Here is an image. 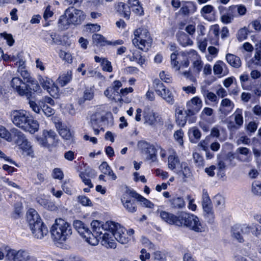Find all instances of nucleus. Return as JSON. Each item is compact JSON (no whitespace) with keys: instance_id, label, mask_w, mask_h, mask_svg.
Instances as JSON below:
<instances>
[{"instance_id":"nucleus-1","label":"nucleus","mask_w":261,"mask_h":261,"mask_svg":"<svg viewBox=\"0 0 261 261\" xmlns=\"http://www.w3.org/2000/svg\"><path fill=\"white\" fill-rule=\"evenodd\" d=\"M92 230L97 236L102 234V231L109 229L113 232L114 238L122 244H127L130 238L125 233L126 229L119 223L113 221H108L105 223L98 220H93L91 223Z\"/></svg>"},{"instance_id":"nucleus-2","label":"nucleus","mask_w":261,"mask_h":261,"mask_svg":"<svg viewBox=\"0 0 261 261\" xmlns=\"http://www.w3.org/2000/svg\"><path fill=\"white\" fill-rule=\"evenodd\" d=\"M11 119L17 127L31 134L37 132L39 125L29 113L23 110H13L11 113Z\"/></svg>"},{"instance_id":"nucleus-3","label":"nucleus","mask_w":261,"mask_h":261,"mask_svg":"<svg viewBox=\"0 0 261 261\" xmlns=\"http://www.w3.org/2000/svg\"><path fill=\"white\" fill-rule=\"evenodd\" d=\"M27 221L33 236L37 239H42L48 234L47 226L42 222L37 212L30 208L27 213Z\"/></svg>"},{"instance_id":"nucleus-4","label":"nucleus","mask_w":261,"mask_h":261,"mask_svg":"<svg viewBox=\"0 0 261 261\" xmlns=\"http://www.w3.org/2000/svg\"><path fill=\"white\" fill-rule=\"evenodd\" d=\"M50 231L54 241L60 244L65 242L71 236L72 232L70 224L61 218L56 220Z\"/></svg>"},{"instance_id":"nucleus-5","label":"nucleus","mask_w":261,"mask_h":261,"mask_svg":"<svg viewBox=\"0 0 261 261\" xmlns=\"http://www.w3.org/2000/svg\"><path fill=\"white\" fill-rule=\"evenodd\" d=\"M134 34L133 44L140 50H148L152 43V39L148 31L145 29L139 28L134 31Z\"/></svg>"},{"instance_id":"nucleus-6","label":"nucleus","mask_w":261,"mask_h":261,"mask_svg":"<svg viewBox=\"0 0 261 261\" xmlns=\"http://www.w3.org/2000/svg\"><path fill=\"white\" fill-rule=\"evenodd\" d=\"M6 257L9 261H37V258L28 250L9 249Z\"/></svg>"},{"instance_id":"nucleus-7","label":"nucleus","mask_w":261,"mask_h":261,"mask_svg":"<svg viewBox=\"0 0 261 261\" xmlns=\"http://www.w3.org/2000/svg\"><path fill=\"white\" fill-rule=\"evenodd\" d=\"M74 228L79 233L86 239L89 244L94 246L98 244V239L94 237V231L92 233L87 226L80 220H74L73 222Z\"/></svg>"},{"instance_id":"nucleus-8","label":"nucleus","mask_w":261,"mask_h":261,"mask_svg":"<svg viewBox=\"0 0 261 261\" xmlns=\"http://www.w3.org/2000/svg\"><path fill=\"white\" fill-rule=\"evenodd\" d=\"M10 86L14 91L20 96H25L30 99L32 92L29 89L28 85L19 77H14L10 82Z\"/></svg>"},{"instance_id":"nucleus-9","label":"nucleus","mask_w":261,"mask_h":261,"mask_svg":"<svg viewBox=\"0 0 261 261\" xmlns=\"http://www.w3.org/2000/svg\"><path fill=\"white\" fill-rule=\"evenodd\" d=\"M143 119L145 124L152 127L162 124V118L160 115L150 109L144 110Z\"/></svg>"},{"instance_id":"nucleus-10","label":"nucleus","mask_w":261,"mask_h":261,"mask_svg":"<svg viewBox=\"0 0 261 261\" xmlns=\"http://www.w3.org/2000/svg\"><path fill=\"white\" fill-rule=\"evenodd\" d=\"M106 117L100 112H95L89 115V124L93 128L94 134L98 135L99 133V128L102 126V123L105 121Z\"/></svg>"},{"instance_id":"nucleus-11","label":"nucleus","mask_w":261,"mask_h":261,"mask_svg":"<svg viewBox=\"0 0 261 261\" xmlns=\"http://www.w3.org/2000/svg\"><path fill=\"white\" fill-rule=\"evenodd\" d=\"M38 81L43 88L46 90L51 96H58L59 88L51 79L46 76L39 75Z\"/></svg>"},{"instance_id":"nucleus-12","label":"nucleus","mask_w":261,"mask_h":261,"mask_svg":"<svg viewBox=\"0 0 261 261\" xmlns=\"http://www.w3.org/2000/svg\"><path fill=\"white\" fill-rule=\"evenodd\" d=\"M65 11L72 24H81L85 18V15L82 11L76 9L73 7L68 8Z\"/></svg>"},{"instance_id":"nucleus-13","label":"nucleus","mask_w":261,"mask_h":261,"mask_svg":"<svg viewBox=\"0 0 261 261\" xmlns=\"http://www.w3.org/2000/svg\"><path fill=\"white\" fill-rule=\"evenodd\" d=\"M187 57L192 62V66L194 71L197 73H199L203 66V63L200 55L196 50L191 49L187 52Z\"/></svg>"},{"instance_id":"nucleus-14","label":"nucleus","mask_w":261,"mask_h":261,"mask_svg":"<svg viewBox=\"0 0 261 261\" xmlns=\"http://www.w3.org/2000/svg\"><path fill=\"white\" fill-rule=\"evenodd\" d=\"M94 237L96 239L99 238L101 239V244L103 246L107 248H115L116 247V243L113 239L114 238L113 232L110 231L109 229L106 231H102V234L100 236H97L94 233Z\"/></svg>"},{"instance_id":"nucleus-15","label":"nucleus","mask_w":261,"mask_h":261,"mask_svg":"<svg viewBox=\"0 0 261 261\" xmlns=\"http://www.w3.org/2000/svg\"><path fill=\"white\" fill-rule=\"evenodd\" d=\"M202 106L201 100L198 97H195L187 102L185 113L187 116H193L199 111Z\"/></svg>"},{"instance_id":"nucleus-16","label":"nucleus","mask_w":261,"mask_h":261,"mask_svg":"<svg viewBox=\"0 0 261 261\" xmlns=\"http://www.w3.org/2000/svg\"><path fill=\"white\" fill-rule=\"evenodd\" d=\"M234 107V103L229 99L225 98L221 100L218 111L222 115L226 116L232 111Z\"/></svg>"},{"instance_id":"nucleus-17","label":"nucleus","mask_w":261,"mask_h":261,"mask_svg":"<svg viewBox=\"0 0 261 261\" xmlns=\"http://www.w3.org/2000/svg\"><path fill=\"white\" fill-rule=\"evenodd\" d=\"M195 215L194 214L181 212L178 216V219L176 221V225L178 226H184L187 228L192 220H193V218Z\"/></svg>"},{"instance_id":"nucleus-18","label":"nucleus","mask_w":261,"mask_h":261,"mask_svg":"<svg viewBox=\"0 0 261 261\" xmlns=\"http://www.w3.org/2000/svg\"><path fill=\"white\" fill-rule=\"evenodd\" d=\"M202 207L203 214L214 211L207 191L204 189L202 190Z\"/></svg>"},{"instance_id":"nucleus-19","label":"nucleus","mask_w":261,"mask_h":261,"mask_svg":"<svg viewBox=\"0 0 261 261\" xmlns=\"http://www.w3.org/2000/svg\"><path fill=\"white\" fill-rule=\"evenodd\" d=\"M174 172L181 177L184 181L191 176V170L186 162H181Z\"/></svg>"},{"instance_id":"nucleus-20","label":"nucleus","mask_w":261,"mask_h":261,"mask_svg":"<svg viewBox=\"0 0 261 261\" xmlns=\"http://www.w3.org/2000/svg\"><path fill=\"white\" fill-rule=\"evenodd\" d=\"M214 73L215 75L220 76H223L227 75L228 72V69L225 63L222 61L216 62L213 67Z\"/></svg>"},{"instance_id":"nucleus-21","label":"nucleus","mask_w":261,"mask_h":261,"mask_svg":"<svg viewBox=\"0 0 261 261\" xmlns=\"http://www.w3.org/2000/svg\"><path fill=\"white\" fill-rule=\"evenodd\" d=\"M189 229L197 232H204L205 230V225L203 224L197 216H195L193 220L190 223Z\"/></svg>"},{"instance_id":"nucleus-22","label":"nucleus","mask_w":261,"mask_h":261,"mask_svg":"<svg viewBox=\"0 0 261 261\" xmlns=\"http://www.w3.org/2000/svg\"><path fill=\"white\" fill-rule=\"evenodd\" d=\"M230 161V159L227 156L218 157L217 169L218 176H220L221 177L224 176V172L227 165Z\"/></svg>"},{"instance_id":"nucleus-23","label":"nucleus","mask_w":261,"mask_h":261,"mask_svg":"<svg viewBox=\"0 0 261 261\" xmlns=\"http://www.w3.org/2000/svg\"><path fill=\"white\" fill-rule=\"evenodd\" d=\"M156 212L160 214V217L163 221L169 224L176 225L178 216L163 211H160L158 210Z\"/></svg>"},{"instance_id":"nucleus-24","label":"nucleus","mask_w":261,"mask_h":261,"mask_svg":"<svg viewBox=\"0 0 261 261\" xmlns=\"http://www.w3.org/2000/svg\"><path fill=\"white\" fill-rule=\"evenodd\" d=\"M236 7L234 5L230 6L228 9L226 15L221 17V21L225 24L231 23L234 17H236Z\"/></svg>"},{"instance_id":"nucleus-25","label":"nucleus","mask_w":261,"mask_h":261,"mask_svg":"<svg viewBox=\"0 0 261 261\" xmlns=\"http://www.w3.org/2000/svg\"><path fill=\"white\" fill-rule=\"evenodd\" d=\"M56 127L58 129L60 135L64 139L70 140L72 135L69 129L61 122L56 123Z\"/></svg>"},{"instance_id":"nucleus-26","label":"nucleus","mask_w":261,"mask_h":261,"mask_svg":"<svg viewBox=\"0 0 261 261\" xmlns=\"http://www.w3.org/2000/svg\"><path fill=\"white\" fill-rule=\"evenodd\" d=\"M94 61L96 63H99L102 69L108 72H111L113 71V67L110 62L107 58H100L98 56L94 57Z\"/></svg>"},{"instance_id":"nucleus-27","label":"nucleus","mask_w":261,"mask_h":261,"mask_svg":"<svg viewBox=\"0 0 261 261\" xmlns=\"http://www.w3.org/2000/svg\"><path fill=\"white\" fill-rule=\"evenodd\" d=\"M116 11L123 17L128 19L129 18L130 11L129 8L122 2H119L115 4Z\"/></svg>"},{"instance_id":"nucleus-28","label":"nucleus","mask_w":261,"mask_h":261,"mask_svg":"<svg viewBox=\"0 0 261 261\" xmlns=\"http://www.w3.org/2000/svg\"><path fill=\"white\" fill-rule=\"evenodd\" d=\"M176 36L179 43L182 46H187L193 44V41L189 38V36L185 32L179 31L177 33Z\"/></svg>"},{"instance_id":"nucleus-29","label":"nucleus","mask_w":261,"mask_h":261,"mask_svg":"<svg viewBox=\"0 0 261 261\" xmlns=\"http://www.w3.org/2000/svg\"><path fill=\"white\" fill-rule=\"evenodd\" d=\"M190 116H187L186 113H184L182 109L180 108H176L175 110L176 122L177 124L181 127L185 125L187 122V118Z\"/></svg>"},{"instance_id":"nucleus-30","label":"nucleus","mask_w":261,"mask_h":261,"mask_svg":"<svg viewBox=\"0 0 261 261\" xmlns=\"http://www.w3.org/2000/svg\"><path fill=\"white\" fill-rule=\"evenodd\" d=\"M227 62L232 67L238 68L241 66L242 62L240 58L232 54H227L226 55Z\"/></svg>"},{"instance_id":"nucleus-31","label":"nucleus","mask_w":261,"mask_h":261,"mask_svg":"<svg viewBox=\"0 0 261 261\" xmlns=\"http://www.w3.org/2000/svg\"><path fill=\"white\" fill-rule=\"evenodd\" d=\"M43 136L49 140V143L51 146H56L58 143V136L56 133L51 130H44L43 131Z\"/></svg>"},{"instance_id":"nucleus-32","label":"nucleus","mask_w":261,"mask_h":261,"mask_svg":"<svg viewBox=\"0 0 261 261\" xmlns=\"http://www.w3.org/2000/svg\"><path fill=\"white\" fill-rule=\"evenodd\" d=\"M11 132L14 141L17 145L28 140L24 134L17 128H13L11 129Z\"/></svg>"},{"instance_id":"nucleus-33","label":"nucleus","mask_w":261,"mask_h":261,"mask_svg":"<svg viewBox=\"0 0 261 261\" xmlns=\"http://www.w3.org/2000/svg\"><path fill=\"white\" fill-rule=\"evenodd\" d=\"M104 94L109 99L120 100L121 98L120 95V92H119V90L115 89L113 87H110L108 88L104 92Z\"/></svg>"},{"instance_id":"nucleus-34","label":"nucleus","mask_w":261,"mask_h":261,"mask_svg":"<svg viewBox=\"0 0 261 261\" xmlns=\"http://www.w3.org/2000/svg\"><path fill=\"white\" fill-rule=\"evenodd\" d=\"M129 9H132L136 15H142L144 13L142 7L140 4L139 0H128Z\"/></svg>"},{"instance_id":"nucleus-35","label":"nucleus","mask_w":261,"mask_h":261,"mask_svg":"<svg viewBox=\"0 0 261 261\" xmlns=\"http://www.w3.org/2000/svg\"><path fill=\"white\" fill-rule=\"evenodd\" d=\"M19 148L23 151V153L27 156L33 158L34 156V151L30 142L27 140L18 145Z\"/></svg>"},{"instance_id":"nucleus-36","label":"nucleus","mask_w":261,"mask_h":261,"mask_svg":"<svg viewBox=\"0 0 261 261\" xmlns=\"http://www.w3.org/2000/svg\"><path fill=\"white\" fill-rule=\"evenodd\" d=\"M121 201L124 207L129 213H134L137 210V206L135 200L126 199L125 196L121 198Z\"/></svg>"},{"instance_id":"nucleus-37","label":"nucleus","mask_w":261,"mask_h":261,"mask_svg":"<svg viewBox=\"0 0 261 261\" xmlns=\"http://www.w3.org/2000/svg\"><path fill=\"white\" fill-rule=\"evenodd\" d=\"M187 56V53H173L170 56L171 64L172 67L176 68L177 70H179L180 66H179V60L180 56Z\"/></svg>"},{"instance_id":"nucleus-38","label":"nucleus","mask_w":261,"mask_h":261,"mask_svg":"<svg viewBox=\"0 0 261 261\" xmlns=\"http://www.w3.org/2000/svg\"><path fill=\"white\" fill-rule=\"evenodd\" d=\"M72 77V71L67 70L60 75L58 80V82L62 87H63L71 81Z\"/></svg>"},{"instance_id":"nucleus-39","label":"nucleus","mask_w":261,"mask_h":261,"mask_svg":"<svg viewBox=\"0 0 261 261\" xmlns=\"http://www.w3.org/2000/svg\"><path fill=\"white\" fill-rule=\"evenodd\" d=\"M241 233L240 224H236L232 226L231 229V237L239 242L242 243L244 242V239Z\"/></svg>"},{"instance_id":"nucleus-40","label":"nucleus","mask_w":261,"mask_h":261,"mask_svg":"<svg viewBox=\"0 0 261 261\" xmlns=\"http://www.w3.org/2000/svg\"><path fill=\"white\" fill-rule=\"evenodd\" d=\"M58 27L61 30H65L68 29L70 24H72L71 22L69 21V17L67 16L65 14L61 15L58 20Z\"/></svg>"},{"instance_id":"nucleus-41","label":"nucleus","mask_w":261,"mask_h":261,"mask_svg":"<svg viewBox=\"0 0 261 261\" xmlns=\"http://www.w3.org/2000/svg\"><path fill=\"white\" fill-rule=\"evenodd\" d=\"M94 96V87L86 88L84 92L83 98L80 99L79 102L80 104L83 103L86 100H91Z\"/></svg>"},{"instance_id":"nucleus-42","label":"nucleus","mask_w":261,"mask_h":261,"mask_svg":"<svg viewBox=\"0 0 261 261\" xmlns=\"http://www.w3.org/2000/svg\"><path fill=\"white\" fill-rule=\"evenodd\" d=\"M170 202L172 206L176 208H182L186 205L184 199L181 197H173L170 200Z\"/></svg>"},{"instance_id":"nucleus-43","label":"nucleus","mask_w":261,"mask_h":261,"mask_svg":"<svg viewBox=\"0 0 261 261\" xmlns=\"http://www.w3.org/2000/svg\"><path fill=\"white\" fill-rule=\"evenodd\" d=\"M179 164V159L175 154L169 155L168 157V167L171 170L174 171Z\"/></svg>"},{"instance_id":"nucleus-44","label":"nucleus","mask_w":261,"mask_h":261,"mask_svg":"<svg viewBox=\"0 0 261 261\" xmlns=\"http://www.w3.org/2000/svg\"><path fill=\"white\" fill-rule=\"evenodd\" d=\"M243 110L238 108L236 109L232 116L234 117L235 123L241 127L244 122L243 117Z\"/></svg>"},{"instance_id":"nucleus-45","label":"nucleus","mask_w":261,"mask_h":261,"mask_svg":"<svg viewBox=\"0 0 261 261\" xmlns=\"http://www.w3.org/2000/svg\"><path fill=\"white\" fill-rule=\"evenodd\" d=\"M94 43L100 46H105L106 44H111V42L106 40L104 37L101 35L95 34L92 36Z\"/></svg>"},{"instance_id":"nucleus-46","label":"nucleus","mask_w":261,"mask_h":261,"mask_svg":"<svg viewBox=\"0 0 261 261\" xmlns=\"http://www.w3.org/2000/svg\"><path fill=\"white\" fill-rule=\"evenodd\" d=\"M152 261H167V254L165 252L157 250L152 254Z\"/></svg>"},{"instance_id":"nucleus-47","label":"nucleus","mask_w":261,"mask_h":261,"mask_svg":"<svg viewBox=\"0 0 261 261\" xmlns=\"http://www.w3.org/2000/svg\"><path fill=\"white\" fill-rule=\"evenodd\" d=\"M159 95H160L169 104L173 105L174 103V96L169 89H167Z\"/></svg>"},{"instance_id":"nucleus-48","label":"nucleus","mask_w":261,"mask_h":261,"mask_svg":"<svg viewBox=\"0 0 261 261\" xmlns=\"http://www.w3.org/2000/svg\"><path fill=\"white\" fill-rule=\"evenodd\" d=\"M189 134L192 142H194V139L198 140L200 139L201 133L200 130L196 127H193L189 130Z\"/></svg>"},{"instance_id":"nucleus-49","label":"nucleus","mask_w":261,"mask_h":261,"mask_svg":"<svg viewBox=\"0 0 261 261\" xmlns=\"http://www.w3.org/2000/svg\"><path fill=\"white\" fill-rule=\"evenodd\" d=\"M144 153L148 154L147 159L152 162H154L156 160V149L154 146L149 144L147 149L145 151Z\"/></svg>"},{"instance_id":"nucleus-50","label":"nucleus","mask_w":261,"mask_h":261,"mask_svg":"<svg viewBox=\"0 0 261 261\" xmlns=\"http://www.w3.org/2000/svg\"><path fill=\"white\" fill-rule=\"evenodd\" d=\"M130 60L136 61L137 63L141 66H142L145 61V59L141 56L140 52L137 50L133 51V56L130 58Z\"/></svg>"},{"instance_id":"nucleus-51","label":"nucleus","mask_w":261,"mask_h":261,"mask_svg":"<svg viewBox=\"0 0 261 261\" xmlns=\"http://www.w3.org/2000/svg\"><path fill=\"white\" fill-rule=\"evenodd\" d=\"M240 80L242 88L246 90H251L252 86L248 85L246 82L249 80V75L247 74H243L240 76Z\"/></svg>"},{"instance_id":"nucleus-52","label":"nucleus","mask_w":261,"mask_h":261,"mask_svg":"<svg viewBox=\"0 0 261 261\" xmlns=\"http://www.w3.org/2000/svg\"><path fill=\"white\" fill-rule=\"evenodd\" d=\"M153 86L155 92L159 95L167 89L164 84L159 79H155L153 81Z\"/></svg>"},{"instance_id":"nucleus-53","label":"nucleus","mask_w":261,"mask_h":261,"mask_svg":"<svg viewBox=\"0 0 261 261\" xmlns=\"http://www.w3.org/2000/svg\"><path fill=\"white\" fill-rule=\"evenodd\" d=\"M251 191L255 196H261V181H254L252 184Z\"/></svg>"},{"instance_id":"nucleus-54","label":"nucleus","mask_w":261,"mask_h":261,"mask_svg":"<svg viewBox=\"0 0 261 261\" xmlns=\"http://www.w3.org/2000/svg\"><path fill=\"white\" fill-rule=\"evenodd\" d=\"M0 137L9 142L12 140L11 132L10 133L2 125H0Z\"/></svg>"},{"instance_id":"nucleus-55","label":"nucleus","mask_w":261,"mask_h":261,"mask_svg":"<svg viewBox=\"0 0 261 261\" xmlns=\"http://www.w3.org/2000/svg\"><path fill=\"white\" fill-rule=\"evenodd\" d=\"M194 163L198 167H202L204 166V160L203 157L198 153L194 152L193 154Z\"/></svg>"},{"instance_id":"nucleus-56","label":"nucleus","mask_w":261,"mask_h":261,"mask_svg":"<svg viewBox=\"0 0 261 261\" xmlns=\"http://www.w3.org/2000/svg\"><path fill=\"white\" fill-rule=\"evenodd\" d=\"M214 10V7L213 6L207 5L202 8L200 14L205 19H207V14L211 13Z\"/></svg>"},{"instance_id":"nucleus-57","label":"nucleus","mask_w":261,"mask_h":261,"mask_svg":"<svg viewBox=\"0 0 261 261\" xmlns=\"http://www.w3.org/2000/svg\"><path fill=\"white\" fill-rule=\"evenodd\" d=\"M214 202L215 206L219 208H223L225 206V200L224 198L220 195H217L215 196Z\"/></svg>"},{"instance_id":"nucleus-58","label":"nucleus","mask_w":261,"mask_h":261,"mask_svg":"<svg viewBox=\"0 0 261 261\" xmlns=\"http://www.w3.org/2000/svg\"><path fill=\"white\" fill-rule=\"evenodd\" d=\"M63 190L68 195H72L74 192L73 186L69 181H65L62 185Z\"/></svg>"},{"instance_id":"nucleus-59","label":"nucleus","mask_w":261,"mask_h":261,"mask_svg":"<svg viewBox=\"0 0 261 261\" xmlns=\"http://www.w3.org/2000/svg\"><path fill=\"white\" fill-rule=\"evenodd\" d=\"M59 56L60 58H62L63 60L68 64H71L73 62V57L70 53L61 50Z\"/></svg>"},{"instance_id":"nucleus-60","label":"nucleus","mask_w":261,"mask_h":261,"mask_svg":"<svg viewBox=\"0 0 261 261\" xmlns=\"http://www.w3.org/2000/svg\"><path fill=\"white\" fill-rule=\"evenodd\" d=\"M27 82L30 83L31 84V85H28V87L32 93V91L34 92H40L41 91V90L40 86L36 81L31 80L27 81Z\"/></svg>"},{"instance_id":"nucleus-61","label":"nucleus","mask_w":261,"mask_h":261,"mask_svg":"<svg viewBox=\"0 0 261 261\" xmlns=\"http://www.w3.org/2000/svg\"><path fill=\"white\" fill-rule=\"evenodd\" d=\"M0 36L6 40L9 46H11L14 44L15 40L12 34L3 32L0 34Z\"/></svg>"},{"instance_id":"nucleus-62","label":"nucleus","mask_w":261,"mask_h":261,"mask_svg":"<svg viewBox=\"0 0 261 261\" xmlns=\"http://www.w3.org/2000/svg\"><path fill=\"white\" fill-rule=\"evenodd\" d=\"M236 7V17L244 15L247 11L246 8L243 5H234Z\"/></svg>"},{"instance_id":"nucleus-63","label":"nucleus","mask_w":261,"mask_h":261,"mask_svg":"<svg viewBox=\"0 0 261 261\" xmlns=\"http://www.w3.org/2000/svg\"><path fill=\"white\" fill-rule=\"evenodd\" d=\"M261 61V50L257 49L254 54V57L251 59L252 62L256 65H259Z\"/></svg>"},{"instance_id":"nucleus-64","label":"nucleus","mask_w":261,"mask_h":261,"mask_svg":"<svg viewBox=\"0 0 261 261\" xmlns=\"http://www.w3.org/2000/svg\"><path fill=\"white\" fill-rule=\"evenodd\" d=\"M77 199L79 202L84 206H91L92 205V202L90 199L85 196H79Z\"/></svg>"}]
</instances>
